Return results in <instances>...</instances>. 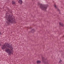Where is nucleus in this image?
Instances as JSON below:
<instances>
[{"label":"nucleus","mask_w":64,"mask_h":64,"mask_svg":"<svg viewBox=\"0 0 64 64\" xmlns=\"http://www.w3.org/2000/svg\"><path fill=\"white\" fill-rule=\"evenodd\" d=\"M38 5L39 7L40 8V9H41L42 10H45V11L46 10L47 7H48V4L43 5L39 3H38Z\"/></svg>","instance_id":"f03ea898"},{"label":"nucleus","mask_w":64,"mask_h":64,"mask_svg":"<svg viewBox=\"0 0 64 64\" xmlns=\"http://www.w3.org/2000/svg\"><path fill=\"white\" fill-rule=\"evenodd\" d=\"M54 7H55L56 8H57V7H56V5L55 4H54Z\"/></svg>","instance_id":"ddd939ff"},{"label":"nucleus","mask_w":64,"mask_h":64,"mask_svg":"<svg viewBox=\"0 0 64 64\" xmlns=\"http://www.w3.org/2000/svg\"><path fill=\"white\" fill-rule=\"evenodd\" d=\"M36 63H38V64H40V63H41V61L40 60H38L37 61Z\"/></svg>","instance_id":"1a4fd4ad"},{"label":"nucleus","mask_w":64,"mask_h":64,"mask_svg":"<svg viewBox=\"0 0 64 64\" xmlns=\"http://www.w3.org/2000/svg\"><path fill=\"white\" fill-rule=\"evenodd\" d=\"M60 61L59 62V63H60V64H61V62H62V60H61V59H60Z\"/></svg>","instance_id":"f8f14e48"},{"label":"nucleus","mask_w":64,"mask_h":64,"mask_svg":"<svg viewBox=\"0 0 64 64\" xmlns=\"http://www.w3.org/2000/svg\"><path fill=\"white\" fill-rule=\"evenodd\" d=\"M28 29H29H29H31L32 28L31 27H30V28L28 27Z\"/></svg>","instance_id":"dca6fc26"},{"label":"nucleus","mask_w":64,"mask_h":64,"mask_svg":"<svg viewBox=\"0 0 64 64\" xmlns=\"http://www.w3.org/2000/svg\"><path fill=\"white\" fill-rule=\"evenodd\" d=\"M7 48H10L12 49H10V50H13V47L12 46V45L11 44H9V43H7V45L6 46Z\"/></svg>","instance_id":"20e7f679"},{"label":"nucleus","mask_w":64,"mask_h":64,"mask_svg":"<svg viewBox=\"0 0 64 64\" xmlns=\"http://www.w3.org/2000/svg\"><path fill=\"white\" fill-rule=\"evenodd\" d=\"M57 10H58V11L59 12H60V10H59V9L58 8V9H57Z\"/></svg>","instance_id":"4468645a"},{"label":"nucleus","mask_w":64,"mask_h":64,"mask_svg":"<svg viewBox=\"0 0 64 64\" xmlns=\"http://www.w3.org/2000/svg\"><path fill=\"white\" fill-rule=\"evenodd\" d=\"M59 24L60 25V26H61L62 27H63V26H64V24H61V23H60V22Z\"/></svg>","instance_id":"9d476101"},{"label":"nucleus","mask_w":64,"mask_h":64,"mask_svg":"<svg viewBox=\"0 0 64 64\" xmlns=\"http://www.w3.org/2000/svg\"><path fill=\"white\" fill-rule=\"evenodd\" d=\"M10 12L11 14H10L11 16H10L9 13H8L7 12L6 13V16L7 17H8V19H7V20H8V22H7L8 24H9V25H10L11 24H13V23L16 24V21H15V19L14 18H13V17H12L13 16V14L12 13V11H10Z\"/></svg>","instance_id":"f257e3e1"},{"label":"nucleus","mask_w":64,"mask_h":64,"mask_svg":"<svg viewBox=\"0 0 64 64\" xmlns=\"http://www.w3.org/2000/svg\"><path fill=\"white\" fill-rule=\"evenodd\" d=\"M34 32H35V30L34 29H32L31 31H30V32H32V33H34Z\"/></svg>","instance_id":"0eeeda50"},{"label":"nucleus","mask_w":64,"mask_h":64,"mask_svg":"<svg viewBox=\"0 0 64 64\" xmlns=\"http://www.w3.org/2000/svg\"><path fill=\"white\" fill-rule=\"evenodd\" d=\"M59 13H60V12H59Z\"/></svg>","instance_id":"6ab92c4d"},{"label":"nucleus","mask_w":64,"mask_h":64,"mask_svg":"<svg viewBox=\"0 0 64 64\" xmlns=\"http://www.w3.org/2000/svg\"><path fill=\"white\" fill-rule=\"evenodd\" d=\"M42 61L43 63H44V64H48L49 63H48V60H45V58L44 57H42Z\"/></svg>","instance_id":"7ed1b4c3"},{"label":"nucleus","mask_w":64,"mask_h":64,"mask_svg":"<svg viewBox=\"0 0 64 64\" xmlns=\"http://www.w3.org/2000/svg\"><path fill=\"white\" fill-rule=\"evenodd\" d=\"M8 12H10V11H11V10H9L8 9Z\"/></svg>","instance_id":"2eb2a0df"},{"label":"nucleus","mask_w":64,"mask_h":64,"mask_svg":"<svg viewBox=\"0 0 64 64\" xmlns=\"http://www.w3.org/2000/svg\"><path fill=\"white\" fill-rule=\"evenodd\" d=\"M12 4H15L16 3V2H15V1H14L13 0H12Z\"/></svg>","instance_id":"9b49d317"},{"label":"nucleus","mask_w":64,"mask_h":64,"mask_svg":"<svg viewBox=\"0 0 64 64\" xmlns=\"http://www.w3.org/2000/svg\"><path fill=\"white\" fill-rule=\"evenodd\" d=\"M18 2L19 3H20V4H22L23 2H22V0H20Z\"/></svg>","instance_id":"6e6552de"},{"label":"nucleus","mask_w":64,"mask_h":64,"mask_svg":"<svg viewBox=\"0 0 64 64\" xmlns=\"http://www.w3.org/2000/svg\"><path fill=\"white\" fill-rule=\"evenodd\" d=\"M0 46H1V44H0Z\"/></svg>","instance_id":"a211bd4d"},{"label":"nucleus","mask_w":64,"mask_h":64,"mask_svg":"<svg viewBox=\"0 0 64 64\" xmlns=\"http://www.w3.org/2000/svg\"><path fill=\"white\" fill-rule=\"evenodd\" d=\"M2 35V34L1 33V32H0V35Z\"/></svg>","instance_id":"f3484780"},{"label":"nucleus","mask_w":64,"mask_h":64,"mask_svg":"<svg viewBox=\"0 0 64 64\" xmlns=\"http://www.w3.org/2000/svg\"><path fill=\"white\" fill-rule=\"evenodd\" d=\"M6 52H7L9 55H10L11 54H13V52H12V51L11 52V50H10V49L8 48L6 49Z\"/></svg>","instance_id":"423d86ee"},{"label":"nucleus","mask_w":64,"mask_h":64,"mask_svg":"<svg viewBox=\"0 0 64 64\" xmlns=\"http://www.w3.org/2000/svg\"><path fill=\"white\" fill-rule=\"evenodd\" d=\"M6 46H7V43H4L2 47V48L3 50L6 49L5 50V51H6V49H8L7 47H7Z\"/></svg>","instance_id":"39448f33"}]
</instances>
